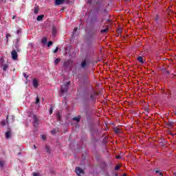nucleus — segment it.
Instances as JSON below:
<instances>
[{
	"label": "nucleus",
	"mask_w": 176,
	"mask_h": 176,
	"mask_svg": "<svg viewBox=\"0 0 176 176\" xmlns=\"http://www.w3.org/2000/svg\"><path fill=\"white\" fill-rule=\"evenodd\" d=\"M64 3V0H56L55 5H61Z\"/></svg>",
	"instance_id": "12"
},
{
	"label": "nucleus",
	"mask_w": 176,
	"mask_h": 176,
	"mask_svg": "<svg viewBox=\"0 0 176 176\" xmlns=\"http://www.w3.org/2000/svg\"><path fill=\"white\" fill-rule=\"evenodd\" d=\"M34 149H36V146H35V145L34 146Z\"/></svg>",
	"instance_id": "44"
},
{
	"label": "nucleus",
	"mask_w": 176,
	"mask_h": 176,
	"mask_svg": "<svg viewBox=\"0 0 176 176\" xmlns=\"http://www.w3.org/2000/svg\"><path fill=\"white\" fill-rule=\"evenodd\" d=\"M107 12V10H104V12Z\"/></svg>",
	"instance_id": "47"
},
{
	"label": "nucleus",
	"mask_w": 176,
	"mask_h": 176,
	"mask_svg": "<svg viewBox=\"0 0 176 176\" xmlns=\"http://www.w3.org/2000/svg\"><path fill=\"white\" fill-rule=\"evenodd\" d=\"M32 175L33 176H41V174L34 172V173H32Z\"/></svg>",
	"instance_id": "24"
},
{
	"label": "nucleus",
	"mask_w": 176,
	"mask_h": 176,
	"mask_svg": "<svg viewBox=\"0 0 176 176\" xmlns=\"http://www.w3.org/2000/svg\"><path fill=\"white\" fill-rule=\"evenodd\" d=\"M58 63H60V58H56L54 60L55 65H57V64H58Z\"/></svg>",
	"instance_id": "20"
},
{
	"label": "nucleus",
	"mask_w": 176,
	"mask_h": 176,
	"mask_svg": "<svg viewBox=\"0 0 176 176\" xmlns=\"http://www.w3.org/2000/svg\"><path fill=\"white\" fill-rule=\"evenodd\" d=\"M107 31H108V29H103L101 30V33L104 34V33L107 32Z\"/></svg>",
	"instance_id": "25"
},
{
	"label": "nucleus",
	"mask_w": 176,
	"mask_h": 176,
	"mask_svg": "<svg viewBox=\"0 0 176 176\" xmlns=\"http://www.w3.org/2000/svg\"><path fill=\"white\" fill-rule=\"evenodd\" d=\"M25 78H28L27 76L25 75V73L23 74Z\"/></svg>",
	"instance_id": "41"
},
{
	"label": "nucleus",
	"mask_w": 176,
	"mask_h": 176,
	"mask_svg": "<svg viewBox=\"0 0 176 176\" xmlns=\"http://www.w3.org/2000/svg\"><path fill=\"white\" fill-rule=\"evenodd\" d=\"M32 119H33L34 126H36V124H38V117H36V116L35 115H33Z\"/></svg>",
	"instance_id": "6"
},
{
	"label": "nucleus",
	"mask_w": 176,
	"mask_h": 176,
	"mask_svg": "<svg viewBox=\"0 0 176 176\" xmlns=\"http://www.w3.org/2000/svg\"><path fill=\"white\" fill-rule=\"evenodd\" d=\"M33 86L34 87H38V80L35 79L33 80Z\"/></svg>",
	"instance_id": "14"
},
{
	"label": "nucleus",
	"mask_w": 176,
	"mask_h": 176,
	"mask_svg": "<svg viewBox=\"0 0 176 176\" xmlns=\"http://www.w3.org/2000/svg\"><path fill=\"white\" fill-rule=\"evenodd\" d=\"M69 83H71V82H67L65 84H64L63 85H62L61 88H60V94L63 95V93H67V91H68V86H69Z\"/></svg>",
	"instance_id": "1"
},
{
	"label": "nucleus",
	"mask_w": 176,
	"mask_h": 176,
	"mask_svg": "<svg viewBox=\"0 0 176 176\" xmlns=\"http://www.w3.org/2000/svg\"><path fill=\"white\" fill-rule=\"evenodd\" d=\"M39 103V98H36V104H38Z\"/></svg>",
	"instance_id": "29"
},
{
	"label": "nucleus",
	"mask_w": 176,
	"mask_h": 176,
	"mask_svg": "<svg viewBox=\"0 0 176 176\" xmlns=\"http://www.w3.org/2000/svg\"><path fill=\"white\" fill-rule=\"evenodd\" d=\"M52 45H53V42L52 41H49L48 43H47L48 47H50V46H52Z\"/></svg>",
	"instance_id": "23"
},
{
	"label": "nucleus",
	"mask_w": 176,
	"mask_h": 176,
	"mask_svg": "<svg viewBox=\"0 0 176 176\" xmlns=\"http://www.w3.org/2000/svg\"><path fill=\"white\" fill-rule=\"evenodd\" d=\"M21 32V30H18L17 31H16V34L19 35L20 33Z\"/></svg>",
	"instance_id": "34"
},
{
	"label": "nucleus",
	"mask_w": 176,
	"mask_h": 176,
	"mask_svg": "<svg viewBox=\"0 0 176 176\" xmlns=\"http://www.w3.org/2000/svg\"><path fill=\"white\" fill-rule=\"evenodd\" d=\"M72 120H76V122H77V123H78V122H80V116L74 117L72 118Z\"/></svg>",
	"instance_id": "13"
},
{
	"label": "nucleus",
	"mask_w": 176,
	"mask_h": 176,
	"mask_svg": "<svg viewBox=\"0 0 176 176\" xmlns=\"http://www.w3.org/2000/svg\"><path fill=\"white\" fill-rule=\"evenodd\" d=\"M13 19H16V15H14L12 17Z\"/></svg>",
	"instance_id": "38"
},
{
	"label": "nucleus",
	"mask_w": 176,
	"mask_h": 176,
	"mask_svg": "<svg viewBox=\"0 0 176 176\" xmlns=\"http://www.w3.org/2000/svg\"><path fill=\"white\" fill-rule=\"evenodd\" d=\"M12 119H13V118H14V117H13V116H12Z\"/></svg>",
	"instance_id": "49"
},
{
	"label": "nucleus",
	"mask_w": 176,
	"mask_h": 176,
	"mask_svg": "<svg viewBox=\"0 0 176 176\" xmlns=\"http://www.w3.org/2000/svg\"><path fill=\"white\" fill-rule=\"evenodd\" d=\"M81 67L82 68H87L89 67V60L84 59L81 63Z\"/></svg>",
	"instance_id": "2"
},
{
	"label": "nucleus",
	"mask_w": 176,
	"mask_h": 176,
	"mask_svg": "<svg viewBox=\"0 0 176 176\" xmlns=\"http://www.w3.org/2000/svg\"><path fill=\"white\" fill-rule=\"evenodd\" d=\"M1 126H5L6 124V123L5 122V121H1Z\"/></svg>",
	"instance_id": "28"
},
{
	"label": "nucleus",
	"mask_w": 176,
	"mask_h": 176,
	"mask_svg": "<svg viewBox=\"0 0 176 176\" xmlns=\"http://www.w3.org/2000/svg\"><path fill=\"white\" fill-rule=\"evenodd\" d=\"M57 34V28L56 27L53 26L52 27V36H56Z\"/></svg>",
	"instance_id": "8"
},
{
	"label": "nucleus",
	"mask_w": 176,
	"mask_h": 176,
	"mask_svg": "<svg viewBox=\"0 0 176 176\" xmlns=\"http://www.w3.org/2000/svg\"><path fill=\"white\" fill-rule=\"evenodd\" d=\"M174 175L176 176V173H174Z\"/></svg>",
	"instance_id": "46"
},
{
	"label": "nucleus",
	"mask_w": 176,
	"mask_h": 176,
	"mask_svg": "<svg viewBox=\"0 0 176 176\" xmlns=\"http://www.w3.org/2000/svg\"><path fill=\"white\" fill-rule=\"evenodd\" d=\"M35 14H37L38 12H39V9H38V7H34V10Z\"/></svg>",
	"instance_id": "21"
},
{
	"label": "nucleus",
	"mask_w": 176,
	"mask_h": 176,
	"mask_svg": "<svg viewBox=\"0 0 176 176\" xmlns=\"http://www.w3.org/2000/svg\"><path fill=\"white\" fill-rule=\"evenodd\" d=\"M116 159H120V156L117 155V156H116Z\"/></svg>",
	"instance_id": "37"
},
{
	"label": "nucleus",
	"mask_w": 176,
	"mask_h": 176,
	"mask_svg": "<svg viewBox=\"0 0 176 176\" xmlns=\"http://www.w3.org/2000/svg\"><path fill=\"white\" fill-rule=\"evenodd\" d=\"M53 113V110H50V115H52Z\"/></svg>",
	"instance_id": "36"
},
{
	"label": "nucleus",
	"mask_w": 176,
	"mask_h": 176,
	"mask_svg": "<svg viewBox=\"0 0 176 176\" xmlns=\"http://www.w3.org/2000/svg\"><path fill=\"white\" fill-rule=\"evenodd\" d=\"M41 138H42V140H43L45 141V140H46V135H42Z\"/></svg>",
	"instance_id": "27"
},
{
	"label": "nucleus",
	"mask_w": 176,
	"mask_h": 176,
	"mask_svg": "<svg viewBox=\"0 0 176 176\" xmlns=\"http://www.w3.org/2000/svg\"><path fill=\"white\" fill-rule=\"evenodd\" d=\"M123 176H126V175H124Z\"/></svg>",
	"instance_id": "50"
},
{
	"label": "nucleus",
	"mask_w": 176,
	"mask_h": 176,
	"mask_svg": "<svg viewBox=\"0 0 176 176\" xmlns=\"http://www.w3.org/2000/svg\"><path fill=\"white\" fill-rule=\"evenodd\" d=\"M11 56L12 57V60H17V58L19 57V55L17 54V52L15 50H13L11 52Z\"/></svg>",
	"instance_id": "3"
},
{
	"label": "nucleus",
	"mask_w": 176,
	"mask_h": 176,
	"mask_svg": "<svg viewBox=\"0 0 176 176\" xmlns=\"http://www.w3.org/2000/svg\"><path fill=\"white\" fill-rule=\"evenodd\" d=\"M83 173L84 171L80 167L76 168V173L77 174L78 176H80V174H83Z\"/></svg>",
	"instance_id": "4"
},
{
	"label": "nucleus",
	"mask_w": 176,
	"mask_h": 176,
	"mask_svg": "<svg viewBox=\"0 0 176 176\" xmlns=\"http://www.w3.org/2000/svg\"><path fill=\"white\" fill-rule=\"evenodd\" d=\"M29 46H30V47H32V43H30V44H29Z\"/></svg>",
	"instance_id": "40"
},
{
	"label": "nucleus",
	"mask_w": 176,
	"mask_h": 176,
	"mask_svg": "<svg viewBox=\"0 0 176 176\" xmlns=\"http://www.w3.org/2000/svg\"><path fill=\"white\" fill-rule=\"evenodd\" d=\"M174 114H175V116H176V111H175V112H174Z\"/></svg>",
	"instance_id": "45"
},
{
	"label": "nucleus",
	"mask_w": 176,
	"mask_h": 176,
	"mask_svg": "<svg viewBox=\"0 0 176 176\" xmlns=\"http://www.w3.org/2000/svg\"><path fill=\"white\" fill-rule=\"evenodd\" d=\"M56 118H58V120H60V119L61 118V113H60V112H58L56 113Z\"/></svg>",
	"instance_id": "19"
},
{
	"label": "nucleus",
	"mask_w": 176,
	"mask_h": 176,
	"mask_svg": "<svg viewBox=\"0 0 176 176\" xmlns=\"http://www.w3.org/2000/svg\"><path fill=\"white\" fill-rule=\"evenodd\" d=\"M155 21H159V15H157L156 18H155Z\"/></svg>",
	"instance_id": "31"
},
{
	"label": "nucleus",
	"mask_w": 176,
	"mask_h": 176,
	"mask_svg": "<svg viewBox=\"0 0 176 176\" xmlns=\"http://www.w3.org/2000/svg\"><path fill=\"white\" fill-rule=\"evenodd\" d=\"M43 19V15H39L37 16V21H41Z\"/></svg>",
	"instance_id": "16"
},
{
	"label": "nucleus",
	"mask_w": 176,
	"mask_h": 176,
	"mask_svg": "<svg viewBox=\"0 0 176 176\" xmlns=\"http://www.w3.org/2000/svg\"><path fill=\"white\" fill-rule=\"evenodd\" d=\"M116 133H119V130H116Z\"/></svg>",
	"instance_id": "42"
},
{
	"label": "nucleus",
	"mask_w": 176,
	"mask_h": 176,
	"mask_svg": "<svg viewBox=\"0 0 176 176\" xmlns=\"http://www.w3.org/2000/svg\"><path fill=\"white\" fill-rule=\"evenodd\" d=\"M120 168V166H117L115 167V170H119Z\"/></svg>",
	"instance_id": "35"
},
{
	"label": "nucleus",
	"mask_w": 176,
	"mask_h": 176,
	"mask_svg": "<svg viewBox=\"0 0 176 176\" xmlns=\"http://www.w3.org/2000/svg\"><path fill=\"white\" fill-rule=\"evenodd\" d=\"M3 164H5V163L3 161H0V167H3Z\"/></svg>",
	"instance_id": "26"
},
{
	"label": "nucleus",
	"mask_w": 176,
	"mask_h": 176,
	"mask_svg": "<svg viewBox=\"0 0 176 176\" xmlns=\"http://www.w3.org/2000/svg\"><path fill=\"white\" fill-rule=\"evenodd\" d=\"M52 134H54V131H52Z\"/></svg>",
	"instance_id": "43"
},
{
	"label": "nucleus",
	"mask_w": 176,
	"mask_h": 176,
	"mask_svg": "<svg viewBox=\"0 0 176 176\" xmlns=\"http://www.w3.org/2000/svg\"><path fill=\"white\" fill-rule=\"evenodd\" d=\"M9 68V65H3V71H6Z\"/></svg>",
	"instance_id": "17"
},
{
	"label": "nucleus",
	"mask_w": 176,
	"mask_h": 176,
	"mask_svg": "<svg viewBox=\"0 0 176 176\" xmlns=\"http://www.w3.org/2000/svg\"><path fill=\"white\" fill-rule=\"evenodd\" d=\"M68 65H69V62L68 61H66L63 63V67H65V68H67Z\"/></svg>",
	"instance_id": "18"
},
{
	"label": "nucleus",
	"mask_w": 176,
	"mask_h": 176,
	"mask_svg": "<svg viewBox=\"0 0 176 176\" xmlns=\"http://www.w3.org/2000/svg\"><path fill=\"white\" fill-rule=\"evenodd\" d=\"M50 109L51 111H54V108L53 104L51 105Z\"/></svg>",
	"instance_id": "30"
},
{
	"label": "nucleus",
	"mask_w": 176,
	"mask_h": 176,
	"mask_svg": "<svg viewBox=\"0 0 176 176\" xmlns=\"http://www.w3.org/2000/svg\"><path fill=\"white\" fill-rule=\"evenodd\" d=\"M78 31V28H74V31L72 32V36L73 38H75L76 36V32Z\"/></svg>",
	"instance_id": "11"
},
{
	"label": "nucleus",
	"mask_w": 176,
	"mask_h": 176,
	"mask_svg": "<svg viewBox=\"0 0 176 176\" xmlns=\"http://www.w3.org/2000/svg\"><path fill=\"white\" fill-rule=\"evenodd\" d=\"M107 21H109V20L108 19Z\"/></svg>",
	"instance_id": "48"
},
{
	"label": "nucleus",
	"mask_w": 176,
	"mask_h": 176,
	"mask_svg": "<svg viewBox=\"0 0 176 176\" xmlns=\"http://www.w3.org/2000/svg\"><path fill=\"white\" fill-rule=\"evenodd\" d=\"M47 152L50 153V151L49 150V148H47Z\"/></svg>",
	"instance_id": "39"
},
{
	"label": "nucleus",
	"mask_w": 176,
	"mask_h": 176,
	"mask_svg": "<svg viewBox=\"0 0 176 176\" xmlns=\"http://www.w3.org/2000/svg\"><path fill=\"white\" fill-rule=\"evenodd\" d=\"M14 46L15 47V51L16 52H20V50L19 49L20 45H19V39H16V41L15 42V43L14 44Z\"/></svg>",
	"instance_id": "5"
},
{
	"label": "nucleus",
	"mask_w": 176,
	"mask_h": 176,
	"mask_svg": "<svg viewBox=\"0 0 176 176\" xmlns=\"http://www.w3.org/2000/svg\"><path fill=\"white\" fill-rule=\"evenodd\" d=\"M56 52H58V47H56V48L54 50V53H56Z\"/></svg>",
	"instance_id": "33"
},
{
	"label": "nucleus",
	"mask_w": 176,
	"mask_h": 176,
	"mask_svg": "<svg viewBox=\"0 0 176 176\" xmlns=\"http://www.w3.org/2000/svg\"><path fill=\"white\" fill-rule=\"evenodd\" d=\"M12 135V131H8L6 133V138L8 140L10 138V136Z\"/></svg>",
	"instance_id": "9"
},
{
	"label": "nucleus",
	"mask_w": 176,
	"mask_h": 176,
	"mask_svg": "<svg viewBox=\"0 0 176 176\" xmlns=\"http://www.w3.org/2000/svg\"><path fill=\"white\" fill-rule=\"evenodd\" d=\"M96 93H93V94H91V96H90V100H91V101H92L93 102H94V101H96Z\"/></svg>",
	"instance_id": "7"
},
{
	"label": "nucleus",
	"mask_w": 176,
	"mask_h": 176,
	"mask_svg": "<svg viewBox=\"0 0 176 176\" xmlns=\"http://www.w3.org/2000/svg\"><path fill=\"white\" fill-rule=\"evenodd\" d=\"M42 43H47V38L46 37H44L43 39H42Z\"/></svg>",
	"instance_id": "22"
},
{
	"label": "nucleus",
	"mask_w": 176,
	"mask_h": 176,
	"mask_svg": "<svg viewBox=\"0 0 176 176\" xmlns=\"http://www.w3.org/2000/svg\"><path fill=\"white\" fill-rule=\"evenodd\" d=\"M154 171L156 174H157V175H163V173H162L159 170H154Z\"/></svg>",
	"instance_id": "15"
},
{
	"label": "nucleus",
	"mask_w": 176,
	"mask_h": 176,
	"mask_svg": "<svg viewBox=\"0 0 176 176\" xmlns=\"http://www.w3.org/2000/svg\"><path fill=\"white\" fill-rule=\"evenodd\" d=\"M10 36V34H7L6 36V39H8Z\"/></svg>",
	"instance_id": "32"
},
{
	"label": "nucleus",
	"mask_w": 176,
	"mask_h": 176,
	"mask_svg": "<svg viewBox=\"0 0 176 176\" xmlns=\"http://www.w3.org/2000/svg\"><path fill=\"white\" fill-rule=\"evenodd\" d=\"M138 61L140 63V64H144V58L142 56L138 57Z\"/></svg>",
	"instance_id": "10"
}]
</instances>
